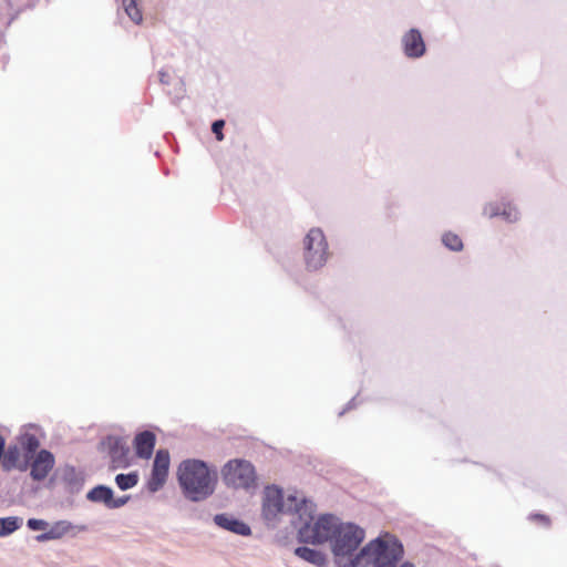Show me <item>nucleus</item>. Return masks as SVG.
<instances>
[{
  "instance_id": "c756f323",
  "label": "nucleus",
  "mask_w": 567,
  "mask_h": 567,
  "mask_svg": "<svg viewBox=\"0 0 567 567\" xmlns=\"http://www.w3.org/2000/svg\"><path fill=\"white\" fill-rule=\"evenodd\" d=\"M354 398L347 404V406L339 413V415H343L346 411L351 410L354 406Z\"/></svg>"
},
{
  "instance_id": "dca6fc26",
  "label": "nucleus",
  "mask_w": 567,
  "mask_h": 567,
  "mask_svg": "<svg viewBox=\"0 0 567 567\" xmlns=\"http://www.w3.org/2000/svg\"><path fill=\"white\" fill-rule=\"evenodd\" d=\"M62 481L73 492H79L83 486V477L74 466H65L62 474Z\"/></svg>"
},
{
  "instance_id": "c85d7f7f",
  "label": "nucleus",
  "mask_w": 567,
  "mask_h": 567,
  "mask_svg": "<svg viewBox=\"0 0 567 567\" xmlns=\"http://www.w3.org/2000/svg\"><path fill=\"white\" fill-rule=\"evenodd\" d=\"M152 472H154L156 474H159V475H162V476H164L166 478L168 476V472H166V471H164L162 468L155 467L154 465L152 466Z\"/></svg>"
},
{
  "instance_id": "4be33fe9",
  "label": "nucleus",
  "mask_w": 567,
  "mask_h": 567,
  "mask_svg": "<svg viewBox=\"0 0 567 567\" xmlns=\"http://www.w3.org/2000/svg\"><path fill=\"white\" fill-rule=\"evenodd\" d=\"M166 480V477L151 471L146 487L151 493H156L164 486Z\"/></svg>"
},
{
  "instance_id": "7ed1b4c3",
  "label": "nucleus",
  "mask_w": 567,
  "mask_h": 567,
  "mask_svg": "<svg viewBox=\"0 0 567 567\" xmlns=\"http://www.w3.org/2000/svg\"><path fill=\"white\" fill-rule=\"evenodd\" d=\"M177 482L184 497L193 503L209 498L217 484V473L202 460L188 458L177 467Z\"/></svg>"
},
{
  "instance_id": "f8f14e48",
  "label": "nucleus",
  "mask_w": 567,
  "mask_h": 567,
  "mask_svg": "<svg viewBox=\"0 0 567 567\" xmlns=\"http://www.w3.org/2000/svg\"><path fill=\"white\" fill-rule=\"evenodd\" d=\"M156 443V436L151 431H143L136 434L134 446L136 455L141 458H150L153 454Z\"/></svg>"
},
{
  "instance_id": "6ab92c4d",
  "label": "nucleus",
  "mask_w": 567,
  "mask_h": 567,
  "mask_svg": "<svg viewBox=\"0 0 567 567\" xmlns=\"http://www.w3.org/2000/svg\"><path fill=\"white\" fill-rule=\"evenodd\" d=\"M115 483L121 491H127L138 483V474L137 472L120 473L115 476Z\"/></svg>"
},
{
  "instance_id": "39448f33",
  "label": "nucleus",
  "mask_w": 567,
  "mask_h": 567,
  "mask_svg": "<svg viewBox=\"0 0 567 567\" xmlns=\"http://www.w3.org/2000/svg\"><path fill=\"white\" fill-rule=\"evenodd\" d=\"M329 258V246L323 231L311 228L303 238V259L309 270L323 267Z\"/></svg>"
},
{
  "instance_id": "0eeeda50",
  "label": "nucleus",
  "mask_w": 567,
  "mask_h": 567,
  "mask_svg": "<svg viewBox=\"0 0 567 567\" xmlns=\"http://www.w3.org/2000/svg\"><path fill=\"white\" fill-rule=\"evenodd\" d=\"M103 444L107 450L113 468H124L128 466L130 447L125 439L109 435Z\"/></svg>"
},
{
  "instance_id": "f257e3e1",
  "label": "nucleus",
  "mask_w": 567,
  "mask_h": 567,
  "mask_svg": "<svg viewBox=\"0 0 567 567\" xmlns=\"http://www.w3.org/2000/svg\"><path fill=\"white\" fill-rule=\"evenodd\" d=\"M365 532L354 523L342 522L333 514H322L312 523L298 526V539L305 544L329 543L333 561L338 567H396L404 556L403 544L390 534L379 536L359 548ZM398 567H415L404 561Z\"/></svg>"
},
{
  "instance_id": "a878e982",
  "label": "nucleus",
  "mask_w": 567,
  "mask_h": 567,
  "mask_svg": "<svg viewBox=\"0 0 567 567\" xmlns=\"http://www.w3.org/2000/svg\"><path fill=\"white\" fill-rule=\"evenodd\" d=\"M128 499H130L128 495H124V496L114 498V493H113L112 501H110V504H109V508H111V509L120 508V507L124 506L128 502Z\"/></svg>"
},
{
  "instance_id": "aec40b11",
  "label": "nucleus",
  "mask_w": 567,
  "mask_h": 567,
  "mask_svg": "<svg viewBox=\"0 0 567 567\" xmlns=\"http://www.w3.org/2000/svg\"><path fill=\"white\" fill-rule=\"evenodd\" d=\"M442 244L451 251L458 252L463 249V241L457 234L446 231L442 235Z\"/></svg>"
},
{
  "instance_id": "9b49d317",
  "label": "nucleus",
  "mask_w": 567,
  "mask_h": 567,
  "mask_svg": "<svg viewBox=\"0 0 567 567\" xmlns=\"http://www.w3.org/2000/svg\"><path fill=\"white\" fill-rule=\"evenodd\" d=\"M213 520L216 526L219 528L234 533L240 536H250L251 528L244 520L236 518L234 515L228 513L216 514L213 517Z\"/></svg>"
},
{
  "instance_id": "6e6552de",
  "label": "nucleus",
  "mask_w": 567,
  "mask_h": 567,
  "mask_svg": "<svg viewBox=\"0 0 567 567\" xmlns=\"http://www.w3.org/2000/svg\"><path fill=\"white\" fill-rule=\"evenodd\" d=\"M401 48L408 59L416 60L422 58L426 52V44L421 31L416 28L408 30L401 37Z\"/></svg>"
},
{
  "instance_id": "412c9836",
  "label": "nucleus",
  "mask_w": 567,
  "mask_h": 567,
  "mask_svg": "<svg viewBox=\"0 0 567 567\" xmlns=\"http://www.w3.org/2000/svg\"><path fill=\"white\" fill-rule=\"evenodd\" d=\"M122 6L124 8L127 17L135 23L140 24L143 20V16L141 10L137 7V0H122Z\"/></svg>"
},
{
  "instance_id": "a211bd4d",
  "label": "nucleus",
  "mask_w": 567,
  "mask_h": 567,
  "mask_svg": "<svg viewBox=\"0 0 567 567\" xmlns=\"http://www.w3.org/2000/svg\"><path fill=\"white\" fill-rule=\"evenodd\" d=\"M23 524V519L18 516H8L0 518V537H7L18 530Z\"/></svg>"
},
{
  "instance_id": "4468645a",
  "label": "nucleus",
  "mask_w": 567,
  "mask_h": 567,
  "mask_svg": "<svg viewBox=\"0 0 567 567\" xmlns=\"http://www.w3.org/2000/svg\"><path fill=\"white\" fill-rule=\"evenodd\" d=\"M17 444L24 456L31 462L40 446V441L35 434L24 431L17 436Z\"/></svg>"
},
{
  "instance_id": "bb28decb",
  "label": "nucleus",
  "mask_w": 567,
  "mask_h": 567,
  "mask_svg": "<svg viewBox=\"0 0 567 567\" xmlns=\"http://www.w3.org/2000/svg\"><path fill=\"white\" fill-rule=\"evenodd\" d=\"M528 518L533 522H538L539 524L544 526H548L549 518L546 515L543 514H530Z\"/></svg>"
},
{
  "instance_id": "2f4dec72",
  "label": "nucleus",
  "mask_w": 567,
  "mask_h": 567,
  "mask_svg": "<svg viewBox=\"0 0 567 567\" xmlns=\"http://www.w3.org/2000/svg\"><path fill=\"white\" fill-rule=\"evenodd\" d=\"M76 528H78L79 530H82V532L86 529V527H85V526H83V525H82V526H78Z\"/></svg>"
},
{
  "instance_id": "b1692460",
  "label": "nucleus",
  "mask_w": 567,
  "mask_h": 567,
  "mask_svg": "<svg viewBox=\"0 0 567 567\" xmlns=\"http://www.w3.org/2000/svg\"><path fill=\"white\" fill-rule=\"evenodd\" d=\"M27 526L29 529L31 530H48L49 528V523L44 519H39V518H29L27 520Z\"/></svg>"
},
{
  "instance_id": "9d476101",
  "label": "nucleus",
  "mask_w": 567,
  "mask_h": 567,
  "mask_svg": "<svg viewBox=\"0 0 567 567\" xmlns=\"http://www.w3.org/2000/svg\"><path fill=\"white\" fill-rule=\"evenodd\" d=\"M1 465L2 470L6 472H10L12 470L25 472L30 466V461L24 456L21 449L16 443L9 444L7 449L4 447Z\"/></svg>"
},
{
  "instance_id": "423d86ee",
  "label": "nucleus",
  "mask_w": 567,
  "mask_h": 567,
  "mask_svg": "<svg viewBox=\"0 0 567 567\" xmlns=\"http://www.w3.org/2000/svg\"><path fill=\"white\" fill-rule=\"evenodd\" d=\"M483 215L488 218L501 217L509 224L517 223L520 219V212L518 207L505 198L501 202L486 203L483 207Z\"/></svg>"
},
{
  "instance_id": "1a4fd4ad",
  "label": "nucleus",
  "mask_w": 567,
  "mask_h": 567,
  "mask_svg": "<svg viewBox=\"0 0 567 567\" xmlns=\"http://www.w3.org/2000/svg\"><path fill=\"white\" fill-rule=\"evenodd\" d=\"M55 463L54 455L48 450H40L30 462V476L33 481L44 480Z\"/></svg>"
},
{
  "instance_id": "f3484780",
  "label": "nucleus",
  "mask_w": 567,
  "mask_h": 567,
  "mask_svg": "<svg viewBox=\"0 0 567 567\" xmlns=\"http://www.w3.org/2000/svg\"><path fill=\"white\" fill-rule=\"evenodd\" d=\"M112 494L113 489L110 486L97 485L87 492L86 498L93 503H102L109 508Z\"/></svg>"
},
{
  "instance_id": "20e7f679",
  "label": "nucleus",
  "mask_w": 567,
  "mask_h": 567,
  "mask_svg": "<svg viewBox=\"0 0 567 567\" xmlns=\"http://www.w3.org/2000/svg\"><path fill=\"white\" fill-rule=\"evenodd\" d=\"M224 483L228 487L249 491L257 486V474L255 466L247 460L234 458L228 461L221 468Z\"/></svg>"
},
{
  "instance_id": "cd10ccee",
  "label": "nucleus",
  "mask_w": 567,
  "mask_h": 567,
  "mask_svg": "<svg viewBox=\"0 0 567 567\" xmlns=\"http://www.w3.org/2000/svg\"><path fill=\"white\" fill-rule=\"evenodd\" d=\"M158 76L162 84H168L169 75L166 72L159 71Z\"/></svg>"
},
{
  "instance_id": "5701e85b",
  "label": "nucleus",
  "mask_w": 567,
  "mask_h": 567,
  "mask_svg": "<svg viewBox=\"0 0 567 567\" xmlns=\"http://www.w3.org/2000/svg\"><path fill=\"white\" fill-rule=\"evenodd\" d=\"M171 458L167 450H158L155 454L153 465L166 472L169 470Z\"/></svg>"
},
{
  "instance_id": "f03ea898",
  "label": "nucleus",
  "mask_w": 567,
  "mask_h": 567,
  "mask_svg": "<svg viewBox=\"0 0 567 567\" xmlns=\"http://www.w3.org/2000/svg\"><path fill=\"white\" fill-rule=\"evenodd\" d=\"M316 505L296 494L284 495L282 488L268 485L262 492L261 515L268 527L275 528L285 515L291 516V524L298 530L301 524L312 523Z\"/></svg>"
},
{
  "instance_id": "393cba45",
  "label": "nucleus",
  "mask_w": 567,
  "mask_h": 567,
  "mask_svg": "<svg viewBox=\"0 0 567 567\" xmlns=\"http://www.w3.org/2000/svg\"><path fill=\"white\" fill-rule=\"evenodd\" d=\"M225 126L224 120H216L212 124V132L215 134L217 141L224 140L223 128Z\"/></svg>"
},
{
  "instance_id": "2eb2a0df",
  "label": "nucleus",
  "mask_w": 567,
  "mask_h": 567,
  "mask_svg": "<svg viewBox=\"0 0 567 567\" xmlns=\"http://www.w3.org/2000/svg\"><path fill=\"white\" fill-rule=\"evenodd\" d=\"M295 555L300 559L312 564L317 567H324L327 565V555L315 548H310L307 546H300L295 549Z\"/></svg>"
},
{
  "instance_id": "7c9ffc66",
  "label": "nucleus",
  "mask_w": 567,
  "mask_h": 567,
  "mask_svg": "<svg viewBox=\"0 0 567 567\" xmlns=\"http://www.w3.org/2000/svg\"><path fill=\"white\" fill-rule=\"evenodd\" d=\"M6 441L2 435H0V461L2 460V454L4 453Z\"/></svg>"
},
{
  "instance_id": "ddd939ff",
  "label": "nucleus",
  "mask_w": 567,
  "mask_h": 567,
  "mask_svg": "<svg viewBox=\"0 0 567 567\" xmlns=\"http://www.w3.org/2000/svg\"><path fill=\"white\" fill-rule=\"evenodd\" d=\"M75 526L69 520H58L51 525L47 532L35 536V540L39 543H45L49 540H55L62 538Z\"/></svg>"
}]
</instances>
